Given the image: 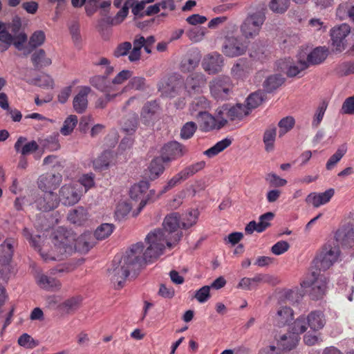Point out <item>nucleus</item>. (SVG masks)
Here are the masks:
<instances>
[{"label":"nucleus","instance_id":"nucleus-34","mask_svg":"<svg viewBox=\"0 0 354 354\" xmlns=\"http://www.w3.org/2000/svg\"><path fill=\"white\" fill-rule=\"evenodd\" d=\"M336 16L341 20L348 19L354 22V4L351 1L342 2L337 8Z\"/></svg>","mask_w":354,"mask_h":354},{"label":"nucleus","instance_id":"nucleus-2","mask_svg":"<svg viewBox=\"0 0 354 354\" xmlns=\"http://www.w3.org/2000/svg\"><path fill=\"white\" fill-rule=\"evenodd\" d=\"M22 234L29 241L30 245L39 252L41 257L46 262L50 261H61L71 255L77 248L86 252L95 244V241L91 233L82 234L76 241H75L73 236L59 234L55 235L54 239L53 251L48 253L46 252L43 248H41L39 243L40 236H33L27 227L24 228Z\"/></svg>","mask_w":354,"mask_h":354},{"label":"nucleus","instance_id":"nucleus-28","mask_svg":"<svg viewBox=\"0 0 354 354\" xmlns=\"http://www.w3.org/2000/svg\"><path fill=\"white\" fill-rule=\"evenodd\" d=\"M306 321L308 326L314 331L322 329L326 324L324 314L321 310L310 312L306 317Z\"/></svg>","mask_w":354,"mask_h":354},{"label":"nucleus","instance_id":"nucleus-52","mask_svg":"<svg viewBox=\"0 0 354 354\" xmlns=\"http://www.w3.org/2000/svg\"><path fill=\"white\" fill-rule=\"evenodd\" d=\"M187 179L185 174L181 170L180 172L174 176L167 183V185L164 187L163 189L161 190L158 196L167 192L168 190L174 187L176 185L179 184L180 182L185 180Z\"/></svg>","mask_w":354,"mask_h":354},{"label":"nucleus","instance_id":"nucleus-64","mask_svg":"<svg viewBox=\"0 0 354 354\" xmlns=\"http://www.w3.org/2000/svg\"><path fill=\"white\" fill-rule=\"evenodd\" d=\"M132 44L129 41H124L119 44L116 48L114 50L113 55L115 57H122L127 55H129L131 51Z\"/></svg>","mask_w":354,"mask_h":354},{"label":"nucleus","instance_id":"nucleus-44","mask_svg":"<svg viewBox=\"0 0 354 354\" xmlns=\"http://www.w3.org/2000/svg\"><path fill=\"white\" fill-rule=\"evenodd\" d=\"M284 80L281 75L276 74L270 75L263 83L264 88L268 93H271L281 86L283 84Z\"/></svg>","mask_w":354,"mask_h":354},{"label":"nucleus","instance_id":"nucleus-13","mask_svg":"<svg viewBox=\"0 0 354 354\" xmlns=\"http://www.w3.org/2000/svg\"><path fill=\"white\" fill-rule=\"evenodd\" d=\"M62 181V176L60 174L46 173L39 177L37 185L42 192H53L59 186Z\"/></svg>","mask_w":354,"mask_h":354},{"label":"nucleus","instance_id":"nucleus-18","mask_svg":"<svg viewBox=\"0 0 354 354\" xmlns=\"http://www.w3.org/2000/svg\"><path fill=\"white\" fill-rule=\"evenodd\" d=\"M270 277L265 274H257L253 277H243L237 285L238 288L244 290H256L261 283H269Z\"/></svg>","mask_w":354,"mask_h":354},{"label":"nucleus","instance_id":"nucleus-57","mask_svg":"<svg viewBox=\"0 0 354 354\" xmlns=\"http://www.w3.org/2000/svg\"><path fill=\"white\" fill-rule=\"evenodd\" d=\"M138 124V117L137 115L133 114L127 119L122 126V129L129 135L134 133L137 129Z\"/></svg>","mask_w":354,"mask_h":354},{"label":"nucleus","instance_id":"nucleus-11","mask_svg":"<svg viewBox=\"0 0 354 354\" xmlns=\"http://www.w3.org/2000/svg\"><path fill=\"white\" fill-rule=\"evenodd\" d=\"M246 50L247 45L241 39L234 37H227L223 47V53L230 57L242 55Z\"/></svg>","mask_w":354,"mask_h":354},{"label":"nucleus","instance_id":"nucleus-63","mask_svg":"<svg viewBox=\"0 0 354 354\" xmlns=\"http://www.w3.org/2000/svg\"><path fill=\"white\" fill-rule=\"evenodd\" d=\"M186 34L192 42H198L203 39L205 35V30L203 28L195 27L187 30Z\"/></svg>","mask_w":354,"mask_h":354},{"label":"nucleus","instance_id":"nucleus-33","mask_svg":"<svg viewBox=\"0 0 354 354\" xmlns=\"http://www.w3.org/2000/svg\"><path fill=\"white\" fill-rule=\"evenodd\" d=\"M158 109L159 105L156 100L147 102L143 106L141 111V119L145 124H149L153 120Z\"/></svg>","mask_w":354,"mask_h":354},{"label":"nucleus","instance_id":"nucleus-16","mask_svg":"<svg viewBox=\"0 0 354 354\" xmlns=\"http://www.w3.org/2000/svg\"><path fill=\"white\" fill-rule=\"evenodd\" d=\"M149 187V183L147 181L141 180L138 183L133 185L130 189L129 195L131 198L136 201L140 200L137 214L140 212L147 203L145 195Z\"/></svg>","mask_w":354,"mask_h":354},{"label":"nucleus","instance_id":"nucleus-8","mask_svg":"<svg viewBox=\"0 0 354 354\" xmlns=\"http://www.w3.org/2000/svg\"><path fill=\"white\" fill-rule=\"evenodd\" d=\"M83 190L77 183H70L63 185L59 189V199L66 206L73 205L81 198Z\"/></svg>","mask_w":354,"mask_h":354},{"label":"nucleus","instance_id":"nucleus-60","mask_svg":"<svg viewBox=\"0 0 354 354\" xmlns=\"http://www.w3.org/2000/svg\"><path fill=\"white\" fill-rule=\"evenodd\" d=\"M76 183L80 185L81 189L82 187H84V192H86L89 189L93 187L95 185L94 183V175L92 173L82 175Z\"/></svg>","mask_w":354,"mask_h":354},{"label":"nucleus","instance_id":"nucleus-58","mask_svg":"<svg viewBox=\"0 0 354 354\" xmlns=\"http://www.w3.org/2000/svg\"><path fill=\"white\" fill-rule=\"evenodd\" d=\"M336 73L341 76H347L354 73V61L344 62L337 65Z\"/></svg>","mask_w":354,"mask_h":354},{"label":"nucleus","instance_id":"nucleus-45","mask_svg":"<svg viewBox=\"0 0 354 354\" xmlns=\"http://www.w3.org/2000/svg\"><path fill=\"white\" fill-rule=\"evenodd\" d=\"M265 97V93L261 91L250 94L246 99L245 106L246 109H248L249 113L252 109L258 107L262 103Z\"/></svg>","mask_w":354,"mask_h":354},{"label":"nucleus","instance_id":"nucleus-14","mask_svg":"<svg viewBox=\"0 0 354 354\" xmlns=\"http://www.w3.org/2000/svg\"><path fill=\"white\" fill-rule=\"evenodd\" d=\"M335 239L343 248H353L354 247L353 225L347 224L339 228L335 232Z\"/></svg>","mask_w":354,"mask_h":354},{"label":"nucleus","instance_id":"nucleus-61","mask_svg":"<svg viewBox=\"0 0 354 354\" xmlns=\"http://www.w3.org/2000/svg\"><path fill=\"white\" fill-rule=\"evenodd\" d=\"M328 103L326 101H322L319 106L317 107L316 112L315 113L313 120L312 122L313 127H317L321 123L325 111L327 109Z\"/></svg>","mask_w":354,"mask_h":354},{"label":"nucleus","instance_id":"nucleus-6","mask_svg":"<svg viewBox=\"0 0 354 354\" xmlns=\"http://www.w3.org/2000/svg\"><path fill=\"white\" fill-rule=\"evenodd\" d=\"M232 88V80L229 76L226 75L218 76L209 82L210 93L216 100H227Z\"/></svg>","mask_w":354,"mask_h":354},{"label":"nucleus","instance_id":"nucleus-54","mask_svg":"<svg viewBox=\"0 0 354 354\" xmlns=\"http://www.w3.org/2000/svg\"><path fill=\"white\" fill-rule=\"evenodd\" d=\"M290 0H271L269 3L270 9L277 13H283L289 7Z\"/></svg>","mask_w":354,"mask_h":354},{"label":"nucleus","instance_id":"nucleus-50","mask_svg":"<svg viewBox=\"0 0 354 354\" xmlns=\"http://www.w3.org/2000/svg\"><path fill=\"white\" fill-rule=\"evenodd\" d=\"M77 124V117L71 115L64 122L63 127L60 129V133L64 136L70 135Z\"/></svg>","mask_w":354,"mask_h":354},{"label":"nucleus","instance_id":"nucleus-42","mask_svg":"<svg viewBox=\"0 0 354 354\" xmlns=\"http://www.w3.org/2000/svg\"><path fill=\"white\" fill-rule=\"evenodd\" d=\"M39 146L44 150L50 151H57L60 148L59 142V134L54 133L46 138L45 139L39 141Z\"/></svg>","mask_w":354,"mask_h":354},{"label":"nucleus","instance_id":"nucleus-36","mask_svg":"<svg viewBox=\"0 0 354 354\" xmlns=\"http://www.w3.org/2000/svg\"><path fill=\"white\" fill-rule=\"evenodd\" d=\"M249 114L248 109L243 104H236L232 106L227 105V118L231 121L241 120Z\"/></svg>","mask_w":354,"mask_h":354},{"label":"nucleus","instance_id":"nucleus-40","mask_svg":"<svg viewBox=\"0 0 354 354\" xmlns=\"http://www.w3.org/2000/svg\"><path fill=\"white\" fill-rule=\"evenodd\" d=\"M133 47L129 55L128 59L131 62L138 61L141 57V49L145 44V38L138 35L133 41Z\"/></svg>","mask_w":354,"mask_h":354},{"label":"nucleus","instance_id":"nucleus-51","mask_svg":"<svg viewBox=\"0 0 354 354\" xmlns=\"http://www.w3.org/2000/svg\"><path fill=\"white\" fill-rule=\"evenodd\" d=\"M308 328L306 318L304 316H299L291 326L292 333L297 336L304 333Z\"/></svg>","mask_w":354,"mask_h":354},{"label":"nucleus","instance_id":"nucleus-10","mask_svg":"<svg viewBox=\"0 0 354 354\" xmlns=\"http://www.w3.org/2000/svg\"><path fill=\"white\" fill-rule=\"evenodd\" d=\"M313 280L309 283L311 286L310 297L313 300H319L324 297L327 290L328 279L324 274H317L316 272H312Z\"/></svg>","mask_w":354,"mask_h":354},{"label":"nucleus","instance_id":"nucleus-20","mask_svg":"<svg viewBox=\"0 0 354 354\" xmlns=\"http://www.w3.org/2000/svg\"><path fill=\"white\" fill-rule=\"evenodd\" d=\"M223 66V57L218 53L209 54L203 62V69L209 74H215L222 70Z\"/></svg>","mask_w":354,"mask_h":354},{"label":"nucleus","instance_id":"nucleus-21","mask_svg":"<svg viewBox=\"0 0 354 354\" xmlns=\"http://www.w3.org/2000/svg\"><path fill=\"white\" fill-rule=\"evenodd\" d=\"M39 144L35 140L28 141V138L24 136H20L15 143L14 148L17 153L22 156H26L39 149Z\"/></svg>","mask_w":354,"mask_h":354},{"label":"nucleus","instance_id":"nucleus-24","mask_svg":"<svg viewBox=\"0 0 354 354\" xmlns=\"http://www.w3.org/2000/svg\"><path fill=\"white\" fill-rule=\"evenodd\" d=\"M15 241L13 239H6L4 242L0 245V264L7 266L12 261L14 253V245Z\"/></svg>","mask_w":354,"mask_h":354},{"label":"nucleus","instance_id":"nucleus-22","mask_svg":"<svg viewBox=\"0 0 354 354\" xmlns=\"http://www.w3.org/2000/svg\"><path fill=\"white\" fill-rule=\"evenodd\" d=\"M201 55L197 50L188 53L182 59L180 68L183 73H189L195 70L199 65Z\"/></svg>","mask_w":354,"mask_h":354},{"label":"nucleus","instance_id":"nucleus-37","mask_svg":"<svg viewBox=\"0 0 354 354\" xmlns=\"http://www.w3.org/2000/svg\"><path fill=\"white\" fill-rule=\"evenodd\" d=\"M211 108L210 102L204 96H200L195 98L190 104L189 110L191 114L194 115V113L201 114V112H207Z\"/></svg>","mask_w":354,"mask_h":354},{"label":"nucleus","instance_id":"nucleus-25","mask_svg":"<svg viewBox=\"0 0 354 354\" xmlns=\"http://www.w3.org/2000/svg\"><path fill=\"white\" fill-rule=\"evenodd\" d=\"M91 89L89 86H82L78 93L75 96L73 105L77 113H84L88 105L87 97Z\"/></svg>","mask_w":354,"mask_h":354},{"label":"nucleus","instance_id":"nucleus-59","mask_svg":"<svg viewBox=\"0 0 354 354\" xmlns=\"http://www.w3.org/2000/svg\"><path fill=\"white\" fill-rule=\"evenodd\" d=\"M127 88L143 91L147 88L145 78L142 77H132L127 86Z\"/></svg>","mask_w":354,"mask_h":354},{"label":"nucleus","instance_id":"nucleus-46","mask_svg":"<svg viewBox=\"0 0 354 354\" xmlns=\"http://www.w3.org/2000/svg\"><path fill=\"white\" fill-rule=\"evenodd\" d=\"M277 136V128L272 127L266 130L263 134V142L266 151H271L274 149V143Z\"/></svg>","mask_w":354,"mask_h":354},{"label":"nucleus","instance_id":"nucleus-56","mask_svg":"<svg viewBox=\"0 0 354 354\" xmlns=\"http://www.w3.org/2000/svg\"><path fill=\"white\" fill-rule=\"evenodd\" d=\"M197 130V125L194 122H186L180 129V137L182 139H190Z\"/></svg>","mask_w":354,"mask_h":354},{"label":"nucleus","instance_id":"nucleus-31","mask_svg":"<svg viewBox=\"0 0 354 354\" xmlns=\"http://www.w3.org/2000/svg\"><path fill=\"white\" fill-rule=\"evenodd\" d=\"M88 214L83 207H77L71 209L68 214V220L77 225H82L88 220Z\"/></svg>","mask_w":354,"mask_h":354},{"label":"nucleus","instance_id":"nucleus-12","mask_svg":"<svg viewBox=\"0 0 354 354\" xmlns=\"http://www.w3.org/2000/svg\"><path fill=\"white\" fill-rule=\"evenodd\" d=\"M206 82L205 75L201 73H194L186 78L185 88L190 95L201 93L205 86Z\"/></svg>","mask_w":354,"mask_h":354},{"label":"nucleus","instance_id":"nucleus-32","mask_svg":"<svg viewBox=\"0 0 354 354\" xmlns=\"http://www.w3.org/2000/svg\"><path fill=\"white\" fill-rule=\"evenodd\" d=\"M328 55V50L325 46H319L315 48L311 51L307 57V63L310 64L317 65L323 62Z\"/></svg>","mask_w":354,"mask_h":354},{"label":"nucleus","instance_id":"nucleus-43","mask_svg":"<svg viewBox=\"0 0 354 354\" xmlns=\"http://www.w3.org/2000/svg\"><path fill=\"white\" fill-rule=\"evenodd\" d=\"M232 144L231 138H224L216 142L214 146L205 150L203 153L209 158H212L223 151Z\"/></svg>","mask_w":354,"mask_h":354},{"label":"nucleus","instance_id":"nucleus-41","mask_svg":"<svg viewBox=\"0 0 354 354\" xmlns=\"http://www.w3.org/2000/svg\"><path fill=\"white\" fill-rule=\"evenodd\" d=\"M251 67L248 62L239 59L232 68V75L236 78H243L250 72Z\"/></svg>","mask_w":354,"mask_h":354},{"label":"nucleus","instance_id":"nucleus-62","mask_svg":"<svg viewBox=\"0 0 354 354\" xmlns=\"http://www.w3.org/2000/svg\"><path fill=\"white\" fill-rule=\"evenodd\" d=\"M109 155V152L105 151L100 156L97 158L93 161V166L95 169L99 170L106 169L109 167L110 162Z\"/></svg>","mask_w":354,"mask_h":354},{"label":"nucleus","instance_id":"nucleus-7","mask_svg":"<svg viewBox=\"0 0 354 354\" xmlns=\"http://www.w3.org/2000/svg\"><path fill=\"white\" fill-rule=\"evenodd\" d=\"M89 83L97 90L107 94V97L109 99L115 98L125 90V88H124L120 91L119 88L111 83V81L106 75H94L90 78Z\"/></svg>","mask_w":354,"mask_h":354},{"label":"nucleus","instance_id":"nucleus-9","mask_svg":"<svg viewBox=\"0 0 354 354\" xmlns=\"http://www.w3.org/2000/svg\"><path fill=\"white\" fill-rule=\"evenodd\" d=\"M351 32V28L347 24H342L333 27L330 30L333 50L342 52L346 46V37Z\"/></svg>","mask_w":354,"mask_h":354},{"label":"nucleus","instance_id":"nucleus-48","mask_svg":"<svg viewBox=\"0 0 354 354\" xmlns=\"http://www.w3.org/2000/svg\"><path fill=\"white\" fill-rule=\"evenodd\" d=\"M347 147L346 145L340 146L335 153L330 157L326 162V167L328 170H331L335 165L342 159L346 153Z\"/></svg>","mask_w":354,"mask_h":354},{"label":"nucleus","instance_id":"nucleus-29","mask_svg":"<svg viewBox=\"0 0 354 354\" xmlns=\"http://www.w3.org/2000/svg\"><path fill=\"white\" fill-rule=\"evenodd\" d=\"M299 337L291 333H288L280 336L277 339V350L290 351L297 344Z\"/></svg>","mask_w":354,"mask_h":354},{"label":"nucleus","instance_id":"nucleus-30","mask_svg":"<svg viewBox=\"0 0 354 354\" xmlns=\"http://www.w3.org/2000/svg\"><path fill=\"white\" fill-rule=\"evenodd\" d=\"M293 319V310L288 306H281L274 318V323L279 327L288 324Z\"/></svg>","mask_w":354,"mask_h":354},{"label":"nucleus","instance_id":"nucleus-35","mask_svg":"<svg viewBox=\"0 0 354 354\" xmlns=\"http://www.w3.org/2000/svg\"><path fill=\"white\" fill-rule=\"evenodd\" d=\"M164 162H166L162 157L153 158L148 167V176L150 180L158 178L164 171Z\"/></svg>","mask_w":354,"mask_h":354},{"label":"nucleus","instance_id":"nucleus-47","mask_svg":"<svg viewBox=\"0 0 354 354\" xmlns=\"http://www.w3.org/2000/svg\"><path fill=\"white\" fill-rule=\"evenodd\" d=\"M214 117L218 129L220 130L227 124V104L218 108Z\"/></svg>","mask_w":354,"mask_h":354},{"label":"nucleus","instance_id":"nucleus-4","mask_svg":"<svg viewBox=\"0 0 354 354\" xmlns=\"http://www.w3.org/2000/svg\"><path fill=\"white\" fill-rule=\"evenodd\" d=\"M340 254L341 251L337 245L327 243L322 246L313 262L319 271H326L338 261Z\"/></svg>","mask_w":354,"mask_h":354},{"label":"nucleus","instance_id":"nucleus-27","mask_svg":"<svg viewBox=\"0 0 354 354\" xmlns=\"http://www.w3.org/2000/svg\"><path fill=\"white\" fill-rule=\"evenodd\" d=\"M37 285L42 289L48 291H56L61 288L62 284L60 281L44 274H39L36 277Z\"/></svg>","mask_w":354,"mask_h":354},{"label":"nucleus","instance_id":"nucleus-55","mask_svg":"<svg viewBox=\"0 0 354 354\" xmlns=\"http://www.w3.org/2000/svg\"><path fill=\"white\" fill-rule=\"evenodd\" d=\"M46 39V35L44 31L37 30L30 36L28 44L32 48L41 46Z\"/></svg>","mask_w":354,"mask_h":354},{"label":"nucleus","instance_id":"nucleus-26","mask_svg":"<svg viewBox=\"0 0 354 354\" xmlns=\"http://www.w3.org/2000/svg\"><path fill=\"white\" fill-rule=\"evenodd\" d=\"M196 118L198 121L200 129L203 132H209L213 130H218L216 123L215 117L207 112H201L197 114Z\"/></svg>","mask_w":354,"mask_h":354},{"label":"nucleus","instance_id":"nucleus-15","mask_svg":"<svg viewBox=\"0 0 354 354\" xmlns=\"http://www.w3.org/2000/svg\"><path fill=\"white\" fill-rule=\"evenodd\" d=\"M35 203L38 209L48 212L57 207L59 198L53 192H44L41 195L37 197Z\"/></svg>","mask_w":354,"mask_h":354},{"label":"nucleus","instance_id":"nucleus-39","mask_svg":"<svg viewBox=\"0 0 354 354\" xmlns=\"http://www.w3.org/2000/svg\"><path fill=\"white\" fill-rule=\"evenodd\" d=\"M31 61L36 69L50 66L52 64L51 59L46 57V52L43 49L36 50L31 56Z\"/></svg>","mask_w":354,"mask_h":354},{"label":"nucleus","instance_id":"nucleus-1","mask_svg":"<svg viewBox=\"0 0 354 354\" xmlns=\"http://www.w3.org/2000/svg\"><path fill=\"white\" fill-rule=\"evenodd\" d=\"M160 234H150L148 239L150 241V246H148L145 251L142 243H137L127 250L123 257L115 256L113 260V268L109 270V275L112 282L116 288H121L127 277L131 272H136L139 270L142 266L147 262H151L158 259L161 255L162 243H158L157 239L160 241Z\"/></svg>","mask_w":354,"mask_h":354},{"label":"nucleus","instance_id":"nucleus-3","mask_svg":"<svg viewBox=\"0 0 354 354\" xmlns=\"http://www.w3.org/2000/svg\"><path fill=\"white\" fill-rule=\"evenodd\" d=\"M180 226L182 227L178 213L175 212L167 216L163 221V229H156L147 236L146 241L149 246H150L151 243L148 239V236L151 234H160L161 238L160 241L158 239L156 242L158 243H162L163 245L161 250V254L163 253L165 245L169 249L172 248L178 243L183 236L182 232L178 231V229Z\"/></svg>","mask_w":354,"mask_h":354},{"label":"nucleus","instance_id":"nucleus-49","mask_svg":"<svg viewBox=\"0 0 354 354\" xmlns=\"http://www.w3.org/2000/svg\"><path fill=\"white\" fill-rule=\"evenodd\" d=\"M114 230V225L109 223L100 225L95 231L94 236L97 240H103L109 237Z\"/></svg>","mask_w":354,"mask_h":354},{"label":"nucleus","instance_id":"nucleus-38","mask_svg":"<svg viewBox=\"0 0 354 354\" xmlns=\"http://www.w3.org/2000/svg\"><path fill=\"white\" fill-rule=\"evenodd\" d=\"M14 36L8 30L6 23L0 21V45L1 52L7 50L13 43Z\"/></svg>","mask_w":354,"mask_h":354},{"label":"nucleus","instance_id":"nucleus-17","mask_svg":"<svg viewBox=\"0 0 354 354\" xmlns=\"http://www.w3.org/2000/svg\"><path fill=\"white\" fill-rule=\"evenodd\" d=\"M274 217V214L271 212L261 215L259 223H257L255 221L249 222L245 226V232L250 234L254 231L259 233L264 232L270 225V221Z\"/></svg>","mask_w":354,"mask_h":354},{"label":"nucleus","instance_id":"nucleus-23","mask_svg":"<svg viewBox=\"0 0 354 354\" xmlns=\"http://www.w3.org/2000/svg\"><path fill=\"white\" fill-rule=\"evenodd\" d=\"M334 194L335 190L332 188L322 193L312 192L307 196L306 202L312 204L314 207H319L328 203L334 196Z\"/></svg>","mask_w":354,"mask_h":354},{"label":"nucleus","instance_id":"nucleus-5","mask_svg":"<svg viewBox=\"0 0 354 354\" xmlns=\"http://www.w3.org/2000/svg\"><path fill=\"white\" fill-rule=\"evenodd\" d=\"M265 19L266 16L263 12L258 11L248 15L241 26L243 36L246 39L254 38L259 35Z\"/></svg>","mask_w":354,"mask_h":354},{"label":"nucleus","instance_id":"nucleus-19","mask_svg":"<svg viewBox=\"0 0 354 354\" xmlns=\"http://www.w3.org/2000/svg\"><path fill=\"white\" fill-rule=\"evenodd\" d=\"M185 152V148L183 145L178 142L173 141L165 145L161 157L167 162L182 157Z\"/></svg>","mask_w":354,"mask_h":354},{"label":"nucleus","instance_id":"nucleus-53","mask_svg":"<svg viewBox=\"0 0 354 354\" xmlns=\"http://www.w3.org/2000/svg\"><path fill=\"white\" fill-rule=\"evenodd\" d=\"M205 165L206 162L203 160H201L187 166L182 171L187 179L203 169L205 167Z\"/></svg>","mask_w":354,"mask_h":354}]
</instances>
